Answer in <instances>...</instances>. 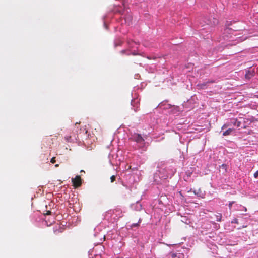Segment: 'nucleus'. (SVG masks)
I'll return each mask as SVG.
<instances>
[{"instance_id":"obj_1","label":"nucleus","mask_w":258,"mask_h":258,"mask_svg":"<svg viewBox=\"0 0 258 258\" xmlns=\"http://www.w3.org/2000/svg\"><path fill=\"white\" fill-rule=\"evenodd\" d=\"M130 139L138 143L140 147H144L145 144V139L140 134H134L132 135V137Z\"/></svg>"},{"instance_id":"obj_2","label":"nucleus","mask_w":258,"mask_h":258,"mask_svg":"<svg viewBox=\"0 0 258 258\" xmlns=\"http://www.w3.org/2000/svg\"><path fill=\"white\" fill-rule=\"evenodd\" d=\"M234 31L230 28H226L224 29L223 33V38L224 40H229L232 38V35Z\"/></svg>"},{"instance_id":"obj_3","label":"nucleus","mask_w":258,"mask_h":258,"mask_svg":"<svg viewBox=\"0 0 258 258\" xmlns=\"http://www.w3.org/2000/svg\"><path fill=\"white\" fill-rule=\"evenodd\" d=\"M72 182L73 186L75 188L80 187L82 184V179L79 175H77L75 178L72 179Z\"/></svg>"},{"instance_id":"obj_4","label":"nucleus","mask_w":258,"mask_h":258,"mask_svg":"<svg viewBox=\"0 0 258 258\" xmlns=\"http://www.w3.org/2000/svg\"><path fill=\"white\" fill-rule=\"evenodd\" d=\"M231 125H233L237 127H239L241 125V122L238 121L236 118H233L230 120Z\"/></svg>"},{"instance_id":"obj_5","label":"nucleus","mask_w":258,"mask_h":258,"mask_svg":"<svg viewBox=\"0 0 258 258\" xmlns=\"http://www.w3.org/2000/svg\"><path fill=\"white\" fill-rule=\"evenodd\" d=\"M171 258H184V255L181 253H171Z\"/></svg>"},{"instance_id":"obj_6","label":"nucleus","mask_w":258,"mask_h":258,"mask_svg":"<svg viewBox=\"0 0 258 258\" xmlns=\"http://www.w3.org/2000/svg\"><path fill=\"white\" fill-rule=\"evenodd\" d=\"M124 20L127 25H130L132 23V17L130 15H127L125 17Z\"/></svg>"},{"instance_id":"obj_7","label":"nucleus","mask_w":258,"mask_h":258,"mask_svg":"<svg viewBox=\"0 0 258 258\" xmlns=\"http://www.w3.org/2000/svg\"><path fill=\"white\" fill-rule=\"evenodd\" d=\"M233 131H234L233 128H229L223 133V136H228V135H230Z\"/></svg>"},{"instance_id":"obj_8","label":"nucleus","mask_w":258,"mask_h":258,"mask_svg":"<svg viewBox=\"0 0 258 258\" xmlns=\"http://www.w3.org/2000/svg\"><path fill=\"white\" fill-rule=\"evenodd\" d=\"M215 216L216 217V219L217 221L220 222L221 221L222 216L221 213H218L217 214H215Z\"/></svg>"},{"instance_id":"obj_9","label":"nucleus","mask_w":258,"mask_h":258,"mask_svg":"<svg viewBox=\"0 0 258 258\" xmlns=\"http://www.w3.org/2000/svg\"><path fill=\"white\" fill-rule=\"evenodd\" d=\"M63 231V229L62 228H60L59 229H56L54 231V232L57 234L58 233H61Z\"/></svg>"},{"instance_id":"obj_10","label":"nucleus","mask_w":258,"mask_h":258,"mask_svg":"<svg viewBox=\"0 0 258 258\" xmlns=\"http://www.w3.org/2000/svg\"><path fill=\"white\" fill-rule=\"evenodd\" d=\"M230 125H231V123H225L222 126V129L223 130V129H225V128H226L227 127H228V126H229Z\"/></svg>"},{"instance_id":"obj_11","label":"nucleus","mask_w":258,"mask_h":258,"mask_svg":"<svg viewBox=\"0 0 258 258\" xmlns=\"http://www.w3.org/2000/svg\"><path fill=\"white\" fill-rule=\"evenodd\" d=\"M252 76V74L250 73L249 72H248L245 74V78L248 79H249Z\"/></svg>"},{"instance_id":"obj_12","label":"nucleus","mask_w":258,"mask_h":258,"mask_svg":"<svg viewBox=\"0 0 258 258\" xmlns=\"http://www.w3.org/2000/svg\"><path fill=\"white\" fill-rule=\"evenodd\" d=\"M115 179L116 177L115 175L111 176L110 177L111 182H113L115 180Z\"/></svg>"},{"instance_id":"obj_13","label":"nucleus","mask_w":258,"mask_h":258,"mask_svg":"<svg viewBox=\"0 0 258 258\" xmlns=\"http://www.w3.org/2000/svg\"><path fill=\"white\" fill-rule=\"evenodd\" d=\"M234 203V201H232V202H230L229 203V208L230 209H231V207H232V205Z\"/></svg>"},{"instance_id":"obj_14","label":"nucleus","mask_w":258,"mask_h":258,"mask_svg":"<svg viewBox=\"0 0 258 258\" xmlns=\"http://www.w3.org/2000/svg\"><path fill=\"white\" fill-rule=\"evenodd\" d=\"M253 176L255 178H257L258 177V170L254 173Z\"/></svg>"},{"instance_id":"obj_15","label":"nucleus","mask_w":258,"mask_h":258,"mask_svg":"<svg viewBox=\"0 0 258 258\" xmlns=\"http://www.w3.org/2000/svg\"><path fill=\"white\" fill-rule=\"evenodd\" d=\"M232 223H234L238 224V219H236V218L234 219L233 220V221H232Z\"/></svg>"},{"instance_id":"obj_16","label":"nucleus","mask_w":258,"mask_h":258,"mask_svg":"<svg viewBox=\"0 0 258 258\" xmlns=\"http://www.w3.org/2000/svg\"><path fill=\"white\" fill-rule=\"evenodd\" d=\"M55 157H53L51 158L50 162L52 163H54L55 162Z\"/></svg>"},{"instance_id":"obj_17","label":"nucleus","mask_w":258,"mask_h":258,"mask_svg":"<svg viewBox=\"0 0 258 258\" xmlns=\"http://www.w3.org/2000/svg\"><path fill=\"white\" fill-rule=\"evenodd\" d=\"M66 138V140L68 141V142H69L70 141V140L71 139V136H67L65 137Z\"/></svg>"},{"instance_id":"obj_18","label":"nucleus","mask_w":258,"mask_h":258,"mask_svg":"<svg viewBox=\"0 0 258 258\" xmlns=\"http://www.w3.org/2000/svg\"><path fill=\"white\" fill-rule=\"evenodd\" d=\"M51 212L50 211L48 210V211H46L45 215H51Z\"/></svg>"},{"instance_id":"obj_19","label":"nucleus","mask_w":258,"mask_h":258,"mask_svg":"<svg viewBox=\"0 0 258 258\" xmlns=\"http://www.w3.org/2000/svg\"><path fill=\"white\" fill-rule=\"evenodd\" d=\"M139 225L138 223L133 224L132 227H137Z\"/></svg>"},{"instance_id":"obj_20","label":"nucleus","mask_w":258,"mask_h":258,"mask_svg":"<svg viewBox=\"0 0 258 258\" xmlns=\"http://www.w3.org/2000/svg\"><path fill=\"white\" fill-rule=\"evenodd\" d=\"M206 83H203V84H201L200 85L201 87H204V86H206Z\"/></svg>"},{"instance_id":"obj_21","label":"nucleus","mask_w":258,"mask_h":258,"mask_svg":"<svg viewBox=\"0 0 258 258\" xmlns=\"http://www.w3.org/2000/svg\"><path fill=\"white\" fill-rule=\"evenodd\" d=\"M58 166H59V164H57L55 165V167H58Z\"/></svg>"},{"instance_id":"obj_22","label":"nucleus","mask_w":258,"mask_h":258,"mask_svg":"<svg viewBox=\"0 0 258 258\" xmlns=\"http://www.w3.org/2000/svg\"><path fill=\"white\" fill-rule=\"evenodd\" d=\"M125 52V50H122L121 51V53L123 54Z\"/></svg>"},{"instance_id":"obj_23","label":"nucleus","mask_w":258,"mask_h":258,"mask_svg":"<svg viewBox=\"0 0 258 258\" xmlns=\"http://www.w3.org/2000/svg\"><path fill=\"white\" fill-rule=\"evenodd\" d=\"M206 23H207V24H208V25L210 24V22H209V21H208V22H207Z\"/></svg>"},{"instance_id":"obj_24","label":"nucleus","mask_w":258,"mask_h":258,"mask_svg":"<svg viewBox=\"0 0 258 258\" xmlns=\"http://www.w3.org/2000/svg\"><path fill=\"white\" fill-rule=\"evenodd\" d=\"M238 37H236V39H234V40H236V39H237ZM232 40H234V39H232Z\"/></svg>"},{"instance_id":"obj_25","label":"nucleus","mask_w":258,"mask_h":258,"mask_svg":"<svg viewBox=\"0 0 258 258\" xmlns=\"http://www.w3.org/2000/svg\"><path fill=\"white\" fill-rule=\"evenodd\" d=\"M238 37H236V39H234V40H236V39H237ZM232 40H234V39H232Z\"/></svg>"},{"instance_id":"obj_26","label":"nucleus","mask_w":258,"mask_h":258,"mask_svg":"<svg viewBox=\"0 0 258 258\" xmlns=\"http://www.w3.org/2000/svg\"><path fill=\"white\" fill-rule=\"evenodd\" d=\"M78 124H79L78 122L76 123L75 125L76 126Z\"/></svg>"}]
</instances>
